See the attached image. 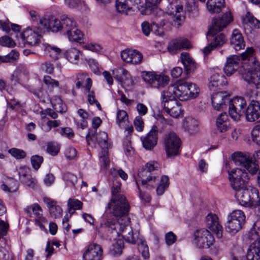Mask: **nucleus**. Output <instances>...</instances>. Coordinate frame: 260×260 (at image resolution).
I'll use <instances>...</instances> for the list:
<instances>
[{
	"label": "nucleus",
	"mask_w": 260,
	"mask_h": 260,
	"mask_svg": "<svg viewBox=\"0 0 260 260\" xmlns=\"http://www.w3.org/2000/svg\"><path fill=\"white\" fill-rule=\"evenodd\" d=\"M243 22L246 24L251 25L255 28L260 27V21L254 17L249 12L246 13L245 16L243 18Z\"/></svg>",
	"instance_id": "49"
},
{
	"label": "nucleus",
	"mask_w": 260,
	"mask_h": 260,
	"mask_svg": "<svg viewBox=\"0 0 260 260\" xmlns=\"http://www.w3.org/2000/svg\"><path fill=\"white\" fill-rule=\"evenodd\" d=\"M159 167L158 163L155 161H150L145 166V168L140 169L138 171H146V172L151 173V172L158 170Z\"/></svg>",
	"instance_id": "59"
},
{
	"label": "nucleus",
	"mask_w": 260,
	"mask_h": 260,
	"mask_svg": "<svg viewBox=\"0 0 260 260\" xmlns=\"http://www.w3.org/2000/svg\"><path fill=\"white\" fill-rule=\"evenodd\" d=\"M141 77L147 85L154 88H161L168 85L170 78L164 73L155 72L143 71Z\"/></svg>",
	"instance_id": "8"
},
{
	"label": "nucleus",
	"mask_w": 260,
	"mask_h": 260,
	"mask_svg": "<svg viewBox=\"0 0 260 260\" xmlns=\"http://www.w3.org/2000/svg\"><path fill=\"white\" fill-rule=\"evenodd\" d=\"M181 141L174 132L164 136V146L168 157H174L180 154Z\"/></svg>",
	"instance_id": "10"
},
{
	"label": "nucleus",
	"mask_w": 260,
	"mask_h": 260,
	"mask_svg": "<svg viewBox=\"0 0 260 260\" xmlns=\"http://www.w3.org/2000/svg\"><path fill=\"white\" fill-rule=\"evenodd\" d=\"M240 61L239 56L233 55L226 58V61L224 67V73L228 76H231L237 70Z\"/></svg>",
	"instance_id": "30"
},
{
	"label": "nucleus",
	"mask_w": 260,
	"mask_h": 260,
	"mask_svg": "<svg viewBox=\"0 0 260 260\" xmlns=\"http://www.w3.org/2000/svg\"><path fill=\"white\" fill-rule=\"evenodd\" d=\"M64 55L70 62L77 64L82 56V53L76 48H71L66 51Z\"/></svg>",
	"instance_id": "39"
},
{
	"label": "nucleus",
	"mask_w": 260,
	"mask_h": 260,
	"mask_svg": "<svg viewBox=\"0 0 260 260\" xmlns=\"http://www.w3.org/2000/svg\"><path fill=\"white\" fill-rule=\"evenodd\" d=\"M55 131L61 136L71 139L73 137L74 134L71 128L69 127H59L55 129Z\"/></svg>",
	"instance_id": "62"
},
{
	"label": "nucleus",
	"mask_w": 260,
	"mask_h": 260,
	"mask_svg": "<svg viewBox=\"0 0 260 260\" xmlns=\"http://www.w3.org/2000/svg\"><path fill=\"white\" fill-rule=\"evenodd\" d=\"M112 74L114 78L124 87H129L135 84L133 77L124 68L119 67L114 69L112 71Z\"/></svg>",
	"instance_id": "18"
},
{
	"label": "nucleus",
	"mask_w": 260,
	"mask_h": 260,
	"mask_svg": "<svg viewBox=\"0 0 260 260\" xmlns=\"http://www.w3.org/2000/svg\"><path fill=\"white\" fill-rule=\"evenodd\" d=\"M43 202L47 205L49 213L54 218H59L62 216V210L61 207L57 204V202L48 197H44Z\"/></svg>",
	"instance_id": "28"
},
{
	"label": "nucleus",
	"mask_w": 260,
	"mask_h": 260,
	"mask_svg": "<svg viewBox=\"0 0 260 260\" xmlns=\"http://www.w3.org/2000/svg\"><path fill=\"white\" fill-rule=\"evenodd\" d=\"M206 220L207 227L215 233L217 238H221L223 228L217 216L215 214L209 213L207 215Z\"/></svg>",
	"instance_id": "21"
},
{
	"label": "nucleus",
	"mask_w": 260,
	"mask_h": 260,
	"mask_svg": "<svg viewBox=\"0 0 260 260\" xmlns=\"http://www.w3.org/2000/svg\"><path fill=\"white\" fill-rule=\"evenodd\" d=\"M91 82L88 80L87 85L83 86L84 88V93L86 96L87 101L90 105H94V103L97 100L95 99V92L91 89L92 87Z\"/></svg>",
	"instance_id": "44"
},
{
	"label": "nucleus",
	"mask_w": 260,
	"mask_h": 260,
	"mask_svg": "<svg viewBox=\"0 0 260 260\" xmlns=\"http://www.w3.org/2000/svg\"><path fill=\"white\" fill-rule=\"evenodd\" d=\"M82 206V203L76 199H69L68 201V210L70 213L75 210L81 209Z\"/></svg>",
	"instance_id": "50"
},
{
	"label": "nucleus",
	"mask_w": 260,
	"mask_h": 260,
	"mask_svg": "<svg viewBox=\"0 0 260 260\" xmlns=\"http://www.w3.org/2000/svg\"><path fill=\"white\" fill-rule=\"evenodd\" d=\"M0 44L3 46L10 48L16 46L15 42L11 38L7 36L0 38Z\"/></svg>",
	"instance_id": "61"
},
{
	"label": "nucleus",
	"mask_w": 260,
	"mask_h": 260,
	"mask_svg": "<svg viewBox=\"0 0 260 260\" xmlns=\"http://www.w3.org/2000/svg\"><path fill=\"white\" fill-rule=\"evenodd\" d=\"M42 48L45 55L53 60H57L61 56V49L55 45L45 43L42 44Z\"/></svg>",
	"instance_id": "34"
},
{
	"label": "nucleus",
	"mask_w": 260,
	"mask_h": 260,
	"mask_svg": "<svg viewBox=\"0 0 260 260\" xmlns=\"http://www.w3.org/2000/svg\"><path fill=\"white\" fill-rule=\"evenodd\" d=\"M173 87H168L161 92V105L165 111L174 118L183 115V110L179 101L176 99Z\"/></svg>",
	"instance_id": "4"
},
{
	"label": "nucleus",
	"mask_w": 260,
	"mask_h": 260,
	"mask_svg": "<svg viewBox=\"0 0 260 260\" xmlns=\"http://www.w3.org/2000/svg\"><path fill=\"white\" fill-rule=\"evenodd\" d=\"M156 12L155 22L153 23H156L158 24L160 26L164 27L167 22L166 14L160 9H157Z\"/></svg>",
	"instance_id": "52"
},
{
	"label": "nucleus",
	"mask_w": 260,
	"mask_h": 260,
	"mask_svg": "<svg viewBox=\"0 0 260 260\" xmlns=\"http://www.w3.org/2000/svg\"><path fill=\"white\" fill-rule=\"evenodd\" d=\"M8 152L17 159H23L26 155V152L24 150L16 148L9 149Z\"/></svg>",
	"instance_id": "57"
},
{
	"label": "nucleus",
	"mask_w": 260,
	"mask_h": 260,
	"mask_svg": "<svg viewBox=\"0 0 260 260\" xmlns=\"http://www.w3.org/2000/svg\"><path fill=\"white\" fill-rule=\"evenodd\" d=\"M190 47L189 41L185 38H178L172 41L168 46V51L175 53L178 50L188 48Z\"/></svg>",
	"instance_id": "33"
},
{
	"label": "nucleus",
	"mask_w": 260,
	"mask_h": 260,
	"mask_svg": "<svg viewBox=\"0 0 260 260\" xmlns=\"http://www.w3.org/2000/svg\"><path fill=\"white\" fill-rule=\"evenodd\" d=\"M61 21H62V31L68 33L75 27H77V23L74 19L68 15H63L61 16Z\"/></svg>",
	"instance_id": "40"
},
{
	"label": "nucleus",
	"mask_w": 260,
	"mask_h": 260,
	"mask_svg": "<svg viewBox=\"0 0 260 260\" xmlns=\"http://www.w3.org/2000/svg\"><path fill=\"white\" fill-rule=\"evenodd\" d=\"M227 84V80L223 75L215 73L210 77L208 87L211 91H215L220 86L225 85Z\"/></svg>",
	"instance_id": "29"
},
{
	"label": "nucleus",
	"mask_w": 260,
	"mask_h": 260,
	"mask_svg": "<svg viewBox=\"0 0 260 260\" xmlns=\"http://www.w3.org/2000/svg\"><path fill=\"white\" fill-rule=\"evenodd\" d=\"M28 72L26 68L23 67L17 68L13 72L10 77V81L14 85L19 83L21 81L27 79Z\"/></svg>",
	"instance_id": "36"
},
{
	"label": "nucleus",
	"mask_w": 260,
	"mask_h": 260,
	"mask_svg": "<svg viewBox=\"0 0 260 260\" xmlns=\"http://www.w3.org/2000/svg\"><path fill=\"white\" fill-rule=\"evenodd\" d=\"M232 157L236 165L244 167L252 175L257 173L258 166L252 161V157L249 155L242 152H237L234 153Z\"/></svg>",
	"instance_id": "12"
},
{
	"label": "nucleus",
	"mask_w": 260,
	"mask_h": 260,
	"mask_svg": "<svg viewBox=\"0 0 260 260\" xmlns=\"http://www.w3.org/2000/svg\"><path fill=\"white\" fill-rule=\"evenodd\" d=\"M251 136L253 141L260 146V125L253 127L251 131Z\"/></svg>",
	"instance_id": "64"
},
{
	"label": "nucleus",
	"mask_w": 260,
	"mask_h": 260,
	"mask_svg": "<svg viewBox=\"0 0 260 260\" xmlns=\"http://www.w3.org/2000/svg\"><path fill=\"white\" fill-rule=\"evenodd\" d=\"M40 24L45 28L49 29L52 32L62 30V21L54 16L42 18L40 19Z\"/></svg>",
	"instance_id": "22"
},
{
	"label": "nucleus",
	"mask_w": 260,
	"mask_h": 260,
	"mask_svg": "<svg viewBox=\"0 0 260 260\" xmlns=\"http://www.w3.org/2000/svg\"><path fill=\"white\" fill-rule=\"evenodd\" d=\"M246 107V100L242 97L234 98L229 103V114L231 118L239 121L243 115Z\"/></svg>",
	"instance_id": "14"
},
{
	"label": "nucleus",
	"mask_w": 260,
	"mask_h": 260,
	"mask_svg": "<svg viewBox=\"0 0 260 260\" xmlns=\"http://www.w3.org/2000/svg\"><path fill=\"white\" fill-rule=\"evenodd\" d=\"M232 20L233 17L230 11L225 12L219 19L213 20L212 25L209 29L207 38L208 41H211L215 48L222 46L225 42V37L222 33L215 36V35L217 32L221 31Z\"/></svg>",
	"instance_id": "2"
},
{
	"label": "nucleus",
	"mask_w": 260,
	"mask_h": 260,
	"mask_svg": "<svg viewBox=\"0 0 260 260\" xmlns=\"http://www.w3.org/2000/svg\"><path fill=\"white\" fill-rule=\"evenodd\" d=\"M86 141L88 145H91L92 142L96 141L102 149H108V135L104 132H100L94 136L89 132L86 137Z\"/></svg>",
	"instance_id": "24"
},
{
	"label": "nucleus",
	"mask_w": 260,
	"mask_h": 260,
	"mask_svg": "<svg viewBox=\"0 0 260 260\" xmlns=\"http://www.w3.org/2000/svg\"><path fill=\"white\" fill-rule=\"evenodd\" d=\"M19 55L18 52L12 50L8 54L5 56H0L1 63L13 62L18 58Z\"/></svg>",
	"instance_id": "53"
},
{
	"label": "nucleus",
	"mask_w": 260,
	"mask_h": 260,
	"mask_svg": "<svg viewBox=\"0 0 260 260\" xmlns=\"http://www.w3.org/2000/svg\"><path fill=\"white\" fill-rule=\"evenodd\" d=\"M121 57L123 61L133 64L141 62L143 58L142 54L138 51L125 49L121 52Z\"/></svg>",
	"instance_id": "25"
},
{
	"label": "nucleus",
	"mask_w": 260,
	"mask_h": 260,
	"mask_svg": "<svg viewBox=\"0 0 260 260\" xmlns=\"http://www.w3.org/2000/svg\"><path fill=\"white\" fill-rule=\"evenodd\" d=\"M138 180L146 189L151 190L156 187V192L158 196H161L169 186V178L166 175H163L160 179L158 176L153 175L146 171H138Z\"/></svg>",
	"instance_id": "1"
},
{
	"label": "nucleus",
	"mask_w": 260,
	"mask_h": 260,
	"mask_svg": "<svg viewBox=\"0 0 260 260\" xmlns=\"http://www.w3.org/2000/svg\"><path fill=\"white\" fill-rule=\"evenodd\" d=\"M103 250L102 246L95 243L89 244L83 255L84 260H102Z\"/></svg>",
	"instance_id": "19"
},
{
	"label": "nucleus",
	"mask_w": 260,
	"mask_h": 260,
	"mask_svg": "<svg viewBox=\"0 0 260 260\" xmlns=\"http://www.w3.org/2000/svg\"><path fill=\"white\" fill-rule=\"evenodd\" d=\"M116 123L120 127L126 126L128 123V115L126 111L118 110L116 114Z\"/></svg>",
	"instance_id": "47"
},
{
	"label": "nucleus",
	"mask_w": 260,
	"mask_h": 260,
	"mask_svg": "<svg viewBox=\"0 0 260 260\" xmlns=\"http://www.w3.org/2000/svg\"><path fill=\"white\" fill-rule=\"evenodd\" d=\"M166 13L173 16V22L176 27L180 26L185 19L183 6L179 0H173L169 3L167 7Z\"/></svg>",
	"instance_id": "13"
},
{
	"label": "nucleus",
	"mask_w": 260,
	"mask_h": 260,
	"mask_svg": "<svg viewBox=\"0 0 260 260\" xmlns=\"http://www.w3.org/2000/svg\"><path fill=\"white\" fill-rule=\"evenodd\" d=\"M18 173L19 180L21 182L30 175L29 169L25 166L20 167L18 169Z\"/></svg>",
	"instance_id": "60"
},
{
	"label": "nucleus",
	"mask_w": 260,
	"mask_h": 260,
	"mask_svg": "<svg viewBox=\"0 0 260 260\" xmlns=\"http://www.w3.org/2000/svg\"><path fill=\"white\" fill-rule=\"evenodd\" d=\"M89 80L92 85V81L88 76L86 73H79L76 75V86L78 89H80L82 86L83 82L85 81V83L84 86L87 85V82Z\"/></svg>",
	"instance_id": "48"
},
{
	"label": "nucleus",
	"mask_w": 260,
	"mask_h": 260,
	"mask_svg": "<svg viewBox=\"0 0 260 260\" xmlns=\"http://www.w3.org/2000/svg\"><path fill=\"white\" fill-rule=\"evenodd\" d=\"M229 179L232 188L235 191L246 188L249 178L245 170L237 168L229 172Z\"/></svg>",
	"instance_id": "9"
},
{
	"label": "nucleus",
	"mask_w": 260,
	"mask_h": 260,
	"mask_svg": "<svg viewBox=\"0 0 260 260\" xmlns=\"http://www.w3.org/2000/svg\"><path fill=\"white\" fill-rule=\"evenodd\" d=\"M68 39L71 42L82 43L83 41L84 34L77 27L67 33Z\"/></svg>",
	"instance_id": "42"
},
{
	"label": "nucleus",
	"mask_w": 260,
	"mask_h": 260,
	"mask_svg": "<svg viewBox=\"0 0 260 260\" xmlns=\"http://www.w3.org/2000/svg\"><path fill=\"white\" fill-rule=\"evenodd\" d=\"M142 0H116V7L118 12L127 14V12L139 9Z\"/></svg>",
	"instance_id": "23"
},
{
	"label": "nucleus",
	"mask_w": 260,
	"mask_h": 260,
	"mask_svg": "<svg viewBox=\"0 0 260 260\" xmlns=\"http://www.w3.org/2000/svg\"><path fill=\"white\" fill-rule=\"evenodd\" d=\"M216 127L220 133H224L230 128V121L226 113H221L218 116L216 119Z\"/></svg>",
	"instance_id": "38"
},
{
	"label": "nucleus",
	"mask_w": 260,
	"mask_h": 260,
	"mask_svg": "<svg viewBox=\"0 0 260 260\" xmlns=\"http://www.w3.org/2000/svg\"><path fill=\"white\" fill-rule=\"evenodd\" d=\"M108 206L111 214L117 218H125L129 210V203L124 196L112 197Z\"/></svg>",
	"instance_id": "7"
},
{
	"label": "nucleus",
	"mask_w": 260,
	"mask_h": 260,
	"mask_svg": "<svg viewBox=\"0 0 260 260\" xmlns=\"http://www.w3.org/2000/svg\"><path fill=\"white\" fill-rule=\"evenodd\" d=\"M24 211L27 214H29L30 215H31V212L32 211L35 216V218L43 214L42 209L40 205L38 204H34L33 205L27 206L26 208L24 209Z\"/></svg>",
	"instance_id": "51"
},
{
	"label": "nucleus",
	"mask_w": 260,
	"mask_h": 260,
	"mask_svg": "<svg viewBox=\"0 0 260 260\" xmlns=\"http://www.w3.org/2000/svg\"><path fill=\"white\" fill-rule=\"evenodd\" d=\"M224 0H208L207 7L212 13H218L224 7Z\"/></svg>",
	"instance_id": "41"
},
{
	"label": "nucleus",
	"mask_w": 260,
	"mask_h": 260,
	"mask_svg": "<svg viewBox=\"0 0 260 260\" xmlns=\"http://www.w3.org/2000/svg\"><path fill=\"white\" fill-rule=\"evenodd\" d=\"M59 146L57 143H49L47 145V152L52 156H55L57 155L59 151Z\"/></svg>",
	"instance_id": "63"
},
{
	"label": "nucleus",
	"mask_w": 260,
	"mask_h": 260,
	"mask_svg": "<svg viewBox=\"0 0 260 260\" xmlns=\"http://www.w3.org/2000/svg\"><path fill=\"white\" fill-rule=\"evenodd\" d=\"M243 77L249 84H253L256 86L260 85V64L258 62L255 60L252 61V64L243 74Z\"/></svg>",
	"instance_id": "17"
},
{
	"label": "nucleus",
	"mask_w": 260,
	"mask_h": 260,
	"mask_svg": "<svg viewBox=\"0 0 260 260\" xmlns=\"http://www.w3.org/2000/svg\"><path fill=\"white\" fill-rule=\"evenodd\" d=\"M77 113L81 119L80 121H77L76 119H74V121L76 123L78 127L84 129L87 126V119L89 117V114L83 109H79L77 111Z\"/></svg>",
	"instance_id": "43"
},
{
	"label": "nucleus",
	"mask_w": 260,
	"mask_h": 260,
	"mask_svg": "<svg viewBox=\"0 0 260 260\" xmlns=\"http://www.w3.org/2000/svg\"><path fill=\"white\" fill-rule=\"evenodd\" d=\"M158 131L156 126H153L149 133L141 139L143 146L147 150H151L156 145Z\"/></svg>",
	"instance_id": "27"
},
{
	"label": "nucleus",
	"mask_w": 260,
	"mask_h": 260,
	"mask_svg": "<svg viewBox=\"0 0 260 260\" xmlns=\"http://www.w3.org/2000/svg\"><path fill=\"white\" fill-rule=\"evenodd\" d=\"M235 191V196L239 204L250 208L260 206V197L258 190L252 186Z\"/></svg>",
	"instance_id": "5"
},
{
	"label": "nucleus",
	"mask_w": 260,
	"mask_h": 260,
	"mask_svg": "<svg viewBox=\"0 0 260 260\" xmlns=\"http://www.w3.org/2000/svg\"><path fill=\"white\" fill-rule=\"evenodd\" d=\"M138 250L144 259H148L150 257L149 248L145 242L141 241L140 244H138Z\"/></svg>",
	"instance_id": "56"
},
{
	"label": "nucleus",
	"mask_w": 260,
	"mask_h": 260,
	"mask_svg": "<svg viewBox=\"0 0 260 260\" xmlns=\"http://www.w3.org/2000/svg\"><path fill=\"white\" fill-rule=\"evenodd\" d=\"M245 112L247 121L253 122L257 120L260 117L259 103L257 101L252 100Z\"/></svg>",
	"instance_id": "26"
},
{
	"label": "nucleus",
	"mask_w": 260,
	"mask_h": 260,
	"mask_svg": "<svg viewBox=\"0 0 260 260\" xmlns=\"http://www.w3.org/2000/svg\"><path fill=\"white\" fill-rule=\"evenodd\" d=\"M183 127L190 135H194L199 131L198 121L192 117H186L183 121Z\"/></svg>",
	"instance_id": "37"
},
{
	"label": "nucleus",
	"mask_w": 260,
	"mask_h": 260,
	"mask_svg": "<svg viewBox=\"0 0 260 260\" xmlns=\"http://www.w3.org/2000/svg\"><path fill=\"white\" fill-rule=\"evenodd\" d=\"M108 153V149H102L101 154L100 156L101 167L104 169H106L110 164Z\"/></svg>",
	"instance_id": "55"
},
{
	"label": "nucleus",
	"mask_w": 260,
	"mask_h": 260,
	"mask_svg": "<svg viewBox=\"0 0 260 260\" xmlns=\"http://www.w3.org/2000/svg\"><path fill=\"white\" fill-rule=\"evenodd\" d=\"M104 226L108 231L114 233L115 236H121L128 243L135 244L139 240V232L136 230L134 231L128 224L122 225L115 219H109L104 224Z\"/></svg>",
	"instance_id": "3"
},
{
	"label": "nucleus",
	"mask_w": 260,
	"mask_h": 260,
	"mask_svg": "<svg viewBox=\"0 0 260 260\" xmlns=\"http://www.w3.org/2000/svg\"><path fill=\"white\" fill-rule=\"evenodd\" d=\"M50 101L53 108L56 112L62 113L66 111V106L60 97L55 96L52 98Z\"/></svg>",
	"instance_id": "45"
},
{
	"label": "nucleus",
	"mask_w": 260,
	"mask_h": 260,
	"mask_svg": "<svg viewBox=\"0 0 260 260\" xmlns=\"http://www.w3.org/2000/svg\"><path fill=\"white\" fill-rule=\"evenodd\" d=\"M168 87H173L175 95L182 101L196 98L199 94L200 91V88L196 84L184 80H180L177 82L176 85Z\"/></svg>",
	"instance_id": "6"
},
{
	"label": "nucleus",
	"mask_w": 260,
	"mask_h": 260,
	"mask_svg": "<svg viewBox=\"0 0 260 260\" xmlns=\"http://www.w3.org/2000/svg\"><path fill=\"white\" fill-rule=\"evenodd\" d=\"M245 221L244 213L241 210H234L228 215L225 230L231 234H236L242 229Z\"/></svg>",
	"instance_id": "11"
},
{
	"label": "nucleus",
	"mask_w": 260,
	"mask_h": 260,
	"mask_svg": "<svg viewBox=\"0 0 260 260\" xmlns=\"http://www.w3.org/2000/svg\"><path fill=\"white\" fill-rule=\"evenodd\" d=\"M246 258L247 260H260V238L256 237L251 243L247 250Z\"/></svg>",
	"instance_id": "31"
},
{
	"label": "nucleus",
	"mask_w": 260,
	"mask_h": 260,
	"mask_svg": "<svg viewBox=\"0 0 260 260\" xmlns=\"http://www.w3.org/2000/svg\"><path fill=\"white\" fill-rule=\"evenodd\" d=\"M229 101V96L225 92L214 93L211 96V102L213 108L216 110H223L226 107Z\"/></svg>",
	"instance_id": "20"
},
{
	"label": "nucleus",
	"mask_w": 260,
	"mask_h": 260,
	"mask_svg": "<svg viewBox=\"0 0 260 260\" xmlns=\"http://www.w3.org/2000/svg\"><path fill=\"white\" fill-rule=\"evenodd\" d=\"M48 220L46 217L43 216V214L35 218V223L36 225L39 226L41 230L44 231L47 233V230L45 227V224H47Z\"/></svg>",
	"instance_id": "58"
},
{
	"label": "nucleus",
	"mask_w": 260,
	"mask_h": 260,
	"mask_svg": "<svg viewBox=\"0 0 260 260\" xmlns=\"http://www.w3.org/2000/svg\"><path fill=\"white\" fill-rule=\"evenodd\" d=\"M21 37L24 44L37 45L40 42L41 30L36 26L28 27L21 34Z\"/></svg>",
	"instance_id": "16"
},
{
	"label": "nucleus",
	"mask_w": 260,
	"mask_h": 260,
	"mask_svg": "<svg viewBox=\"0 0 260 260\" xmlns=\"http://www.w3.org/2000/svg\"><path fill=\"white\" fill-rule=\"evenodd\" d=\"M193 237L194 244L199 248H209L214 242L213 235L209 231L205 229L195 231Z\"/></svg>",
	"instance_id": "15"
},
{
	"label": "nucleus",
	"mask_w": 260,
	"mask_h": 260,
	"mask_svg": "<svg viewBox=\"0 0 260 260\" xmlns=\"http://www.w3.org/2000/svg\"><path fill=\"white\" fill-rule=\"evenodd\" d=\"M124 247V243L122 240H118L115 241L110 248V253L113 256L120 255Z\"/></svg>",
	"instance_id": "46"
},
{
	"label": "nucleus",
	"mask_w": 260,
	"mask_h": 260,
	"mask_svg": "<svg viewBox=\"0 0 260 260\" xmlns=\"http://www.w3.org/2000/svg\"><path fill=\"white\" fill-rule=\"evenodd\" d=\"M180 60L184 66L185 74H190L196 69V63L188 53H182L180 55Z\"/></svg>",
	"instance_id": "32"
},
{
	"label": "nucleus",
	"mask_w": 260,
	"mask_h": 260,
	"mask_svg": "<svg viewBox=\"0 0 260 260\" xmlns=\"http://www.w3.org/2000/svg\"><path fill=\"white\" fill-rule=\"evenodd\" d=\"M63 179L67 185L73 187L75 186L78 180L77 177L71 173H64L63 175Z\"/></svg>",
	"instance_id": "54"
},
{
	"label": "nucleus",
	"mask_w": 260,
	"mask_h": 260,
	"mask_svg": "<svg viewBox=\"0 0 260 260\" xmlns=\"http://www.w3.org/2000/svg\"><path fill=\"white\" fill-rule=\"evenodd\" d=\"M230 42L232 46L236 50H240L245 47L244 41L240 31L237 29L233 31Z\"/></svg>",
	"instance_id": "35"
}]
</instances>
